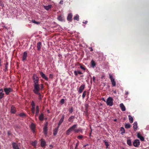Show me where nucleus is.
Here are the masks:
<instances>
[{"label": "nucleus", "mask_w": 149, "mask_h": 149, "mask_svg": "<svg viewBox=\"0 0 149 149\" xmlns=\"http://www.w3.org/2000/svg\"><path fill=\"white\" fill-rule=\"evenodd\" d=\"M83 137V136L82 135L78 136L77 138L79 139H81Z\"/></svg>", "instance_id": "47"}, {"label": "nucleus", "mask_w": 149, "mask_h": 149, "mask_svg": "<svg viewBox=\"0 0 149 149\" xmlns=\"http://www.w3.org/2000/svg\"><path fill=\"white\" fill-rule=\"evenodd\" d=\"M88 145H89V144H87L86 145H83V147H85L86 146H88Z\"/></svg>", "instance_id": "57"}, {"label": "nucleus", "mask_w": 149, "mask_h": 149, "mask_svg": "<svg viewBox=\"0 0 149 149\" xmlns=\"http://www.w3.org/2000/svg\"><path fill=\"white\" fill-rule=\"evenodd\" d=\"M1 59L0 58V67L1 66Z\"/></svg>", "instance_id": "62"}, {"label": "nucleus", "mask_w": 149, "mask_h": 149, "mask_svg": "<svg viewBox=\"0 0 149 149\" xmlns=\"http://www.w3.org/2000/svg\"><path fill=\"white\" fill-rule=\"evenodd\" d=\"M74 20H76L77 21H78L79 20V15H76L75 16H74Z\"/></svg>", "instance_id": "38"}, {"label": "nucleus", "mask_w": 149, "mask_h": 149, "mask_svg": "<svg viewBox=\"0 0 149 149\" xmlns=\"http://www.w3.org/2000/svg\"><path fill=\"white\" fill-rule=\"evenodd\" d=\"M64 101H65L64 99H62L60 101V102L62 104H63L64 103Z\"/></svg>", "instance_id": "42"}, {"label": "nucleus", "mask_w": 149, "mask_h": 149, "mask_svg": "<svg viewBox=\"0 0 149 149\" xmlns=\"http://www.w3.org/2000/svg\"><path fill=\"white\" fill-rule=\"evenodd\" d=\"M111 82L113 86H116V82L114 79L111 80Z\"/></svg>", "instance_id": "30"}, {"label": "nucleus", "mask_w": 149, "mask_h": 149, "mask_svg": "<svg viewBox=\"0 0 149 149\" xmlns=\"http://www.w3.org/2000/svg\"><path fill=\"white\" fill-rule=\"evenodd\" d=\"M40 89V88L36 89H33V91L35 94L38 95L39 96V99L41 100L42 97V96L41 94L39 93Z\"/></svg>", "instance_id": "2"}, {"label": "nucleus", "mask_w": 149, "mask_h": 149, "mask_svg": "<svg viewBox=\"0 0 149 149\" xmlns=\"http://www.w3.org/2000/svg\"><path fill=\"white\" fill-rule=\"evenodd\" d=\"M11 112L13 113H15L16 112L15 108L13 106H12L11 107Z\"/></svg>", "instance_id": "23"}, {"label": "nucleus", "mask_w": 149, "mask_h": 149, "mask_svg": "<svg viewBox=\"0 0 149 149\" xmlns=\"http://www.w3.org/2000/svg\"><path fill=\"white\" fill-rule=\"evenodd\" d=\"M117 120L116 119H115L113 120V121L115 122H116Z\"/></svg>", "instance_id": "64"}, {"label": "nucleus", "mask_w": 149, "mask_h": 149, "mask_svg": "<svg viewBox=\"0 0 149 149\" xmlns=\"http://www.w3.org/2000/svg\"><path fill=\"white\" fill-rule=\"evenodd\" d=\"M46 143L45 140L43 139L41 140V145L42 147H45L46 145Z\"/></svg>", "instance_id": "13"}, {"label": "nucleus", "mask_w": 149, "mask_h": 149, "mask_svg": "<svg viewBox=\"0 0 149 149\" xmlns=\"http://www.w3.org/2000/svg\"><path fill=\"white\" fill-rule=\"evenodd\" d=\"M133 128L134 129V130L136 131L138 128L137 123L136 122H135L133 123Z\"/></svg>", "instance_id": "15"}, {"label": "nucleus", "mask_w": 149, "mask_h": 149, "mask_svg": "<svg viewBox=\"0 0 149 149\" xmlns=\"http://www.w3.org/2000/svg\"><path fill=\"white\" fill-rule=\"evenodd\" d=\"M88 22V21H85V22H83V23L84 24H86Z\"/></svg>", "instance_id": "59"}, {"label": "nucleus", "mask_w": 149, "mask_h": 149, "mask_svg": "<svg viewBox=\"0 0 149 149\" xmlns=\"http://www.w3.org/2000/svg\"><path fill=\"white\" fill-rule=\"evenodd\" d=\"M89 48L91 49V50H90L92 52L93 51V49L91 47Z\"/></svg>", "instance_id": "60"}, {"label": "nucleus", "mask_w": 149, "mask_h": 149, "mask_svg": "<svg viewBox=\"0 0 149 149\" xmlns=\"http://www.w3.org/2000/svg\"><path fill=\"white\" fill-rule=\"evenodd\" d=\"M57 19L61 21H63L64 20L63 17L61 15L57 17Z\"/></svg>", "instance_id": "28"}, {"label": "nucleus", "mask_w": 149, "mask_h": 149, "mask_svg": "<svg viewBox=\"0 0 149 149\" xmlns=\"http://www.w3.org/2000/svg\"><path fill=\"white\" fill-rule=\"evenodd\" d=\"M77 126V124L74 125L70 127L69 129L71 131H74V130H75V128H76Z\"/></svg>", "instance_id": "22"}, {"label": "nucleus", "mask_w": 149, "mask_h": 149, "mask_svg": "<svg viewBox=\"0 0 149 149\" xmlns=\"http://www.w3.org/2000/svg\"><path fill=\"white\" fill-rule=\"evenodd\" d=\"M113 100L111 97H109L106 102L107 105L110 106H112L113 105Z\"/></svg>", "instance_id": "3"}, {"label": "nucleus", "mask_w": 149, "mask_h": 149, "mask_svg": "<svg viewBox=\"0 0 149 149\" xmlns=\"http://www.w3.org/2000/svg\"><path fill=\"white\" fill-rule=\"evenodd\" d=\"M31 105L32 107H35V103L33 101H32L31 102Z\"/></svg>", "instance_id": "46"}, {"label": "nucleus", "mask_w": 149, "mask_h": 149, "mask_svg": "<svg viewBox=\"0 0 149 149\" xmlns=\"http://www.w3.org/2000/svg\"><path fill=\"white\" fill-rule=\"evenodd\" d=\"M3 2L2 1L0 0V6H1L3 5Z\"/></svg>", "instance_id": "52"}, {"label": "nucleus", "mask_w": 149, "mask_h": 149, "mask_svg": "<svg viewBox=\"0 0 149 149\" xmlns=\"http://www.w3.org/2000/svg\"><path fill=\"white\" fill-rule=\"evenodd\" d=\"M80 130L78 129H75L74 130V132L75 133H78V132H79L80 131Z\"/></svg>", "instance_id": "49"}, {"label": "nucleus", "mask_w": 149, "mask_h": 149, "mask_svg": "<svg viewBox=\"0 0 149 149\" xmlns=\"http://www.w3.org/2000/svg\"><path fill=\"white\" fill-rule=\"evenodd\" d=\"M74 74L76 76H77L78 74L77 71H74Z\"/></svg>", "instance_id": "51"}, {"label": "nucleus", "mask_w": 149, "mask_h": 149, "mask_svg": "<svg viewBox=\"0 0 149 149\" xmlns=\"http://www.w3.org/2000/svg\"><path fill=\"white\" fill-rule=\"evenodd\" d=\"M77 65H79V66L80 68L82 70H85L86 69V68L85 66L83 64L80 63H78L77 64Z\"/></svg>", "instance_id": "9"}, {"label": "nucleus", "mask_w": 149, "mask_h": 149, "mask_svg": "<svg viewBox=\"0 0 149 149\" xmlns=\"http://www.w3.org/2000/svg\"><path fill=\"white\" fill-rule=\"evenodd\" d=\"M12 146L13 149H19L18 145L15 143H13Z\"/></svg>", "instance_id": "12"}, {"label": "nucleus", "mask_w": 149, "mask_h": 149, "mask_svg": "<svg viewBox=\"0 0 149 149\" xmlns=\"http://www.w3.org/2000/svg\"><path fill=\"white\" fill-rule=\"evenodd\" d=\"M71 113H72L73 111V109L72 107L70 108L68 110Z\"/></svg>", "instance_id": "44"}, {"label": "nucleus", "mask_w": 149, "mask_h": 149, "mask_svg": "<svg viewBox=\"0 0 149 149\" xmlns=\"http://www.w3.org/2000/svg\"><path fill=\"white\" fill-rule=\"evenodd\" d=\"M85 88V85L84 84H81L78 90V92L79 93H81Z\"/></svg>", "instance_id": "5"}, {"label": "nucleus", "mask_w": 149, "mask_h": 149, "mask_svg": "<svg viewBox=\"0 0 149 149\" xmlns=\"http://www.w3.org/2000/svg\"><path fill=\"white\" fill-rule=\"evenodd\" d=\"M47 125H45L43 128V132L46 135L47 133Z\"/></svg>", "instance_id": "21"}, {"label": "nucleus", "mask_w": 149, "mask_h": 149, "mask_svg": "<svg viewBox=\"0 0 149 149\" xmlns=\"http://www.w3.org/2000/svg\"><path fill=\"white\" fill-rule=\"evenodd\" d=\"M30 128L33 133L35 132V129L36 128V125L33 123H32L30 126Z\"/></svg>", "instance_id": "10"}, {"label": "nucleus", "mask_w": 149, "mask_h": 149, "mask_svg": "<svg viewBox=\"0 0 149 149\" xmlns=\"http://www.w3.org/2000/svg\"><path fill=\"white\" fill-rule=\"evenodd\" d=\"M103 142H104L105 145V146H106V148H108V146H109V144L108 142L105 140H103Z\"/></svg>", "instance_id": "33"}, {"label": "nucleus", "mask_w": 149, "mask_h": 149, "mask_svg": "<svg viewBox=\"0 0 149 149\" xmlns=\"http://www.w3.org/2000/svg\"><path fill=\"white\" fill-rule=\"evenodd\" d=\"M139 144L140 141L138 139L135 140L133 143V145L134 146L136 147H137L139 146Z\"/></svg>", "instance_id": "6"}, {"label": "nucleus", "mask_w": 149, "mask_h": 149, "mask_svg": "<svg viewBox=\"0 0 149 149\" xmlns=\"http://www.w3.org/2000/svg\"><path fill=\"white\" fill-rule=\"evenodd\" d=\"M58 131L57 129L55 128L54 130L53 134L54 136H55L57 134Z\"/></svg>", "instance_id": "31"}, {"label": "nucleus", "mask_w": 149, "mask_h": 149, "mask_svg": "<svg viewBox=\"0 0 149 149\" xmlns=\"http://www.w3.org/2000/svg\"><path fill=\"white\" fill-rule=\"evenodd\" d=\"M31 111L33 115H34L35 113V107H32Z\"/></svg>", "instance_id": "36"}, {"label": "nucleus", "mask_w": 149, "mask_h": 149, "mask_svg": "<svg viewBox=\"0 0 149 149\" xmlns=\"http://www.w3.org/2000/svg\"><path fill=\"white\" fill-rule=\"evenodd\" d=\"M4 91L5 93V94L7 95H8L10 92L13 91L12 89L10 88H4Z\"/></svg>", "instance_id": "4"}, {"label": "nucleus", "mask_w": 149, "mask_h": 149, "mask_svg": "<svg viewBox=\"0 0 149 149\" xmlns=\"http://www.w3.org/2000/svg\"><path fill=\"white\" fill-rule=\"evenodd\" d=\"M40 74L43 79H45L46 81L48 80V78L46 77L45 75L42 72H40Z\"/></svg>", "instance_id": "8"}, {"label": "nucleus", "mask_w": 149, "mask_h": 149, "mask_svg": "<svg viewBox=\"0 0 149 149\" xmlns=\"http://www.w3.org/2000/svg\"><path fill=\"white\" fill-rule=\"evenodd\" d=\"M4 70L5 72H6L8 70V66H7V65H5V69Z\"/></svg>", "instance_id": "50"}, {"label": "nucleus", "mask_w": 149, "mask_h": 149, "mask_svg": "<svg viewBox=\"0 0 149 149\" xmlns=\"http://www.w3.org/2000/svg\"><path fill=\"white\" fill-rule=\"evenodd\" d=\"M52 7V6L51 5L48 6H43V7L44 8L47 10H48L49 9H51Z\"/></svg>", "instance_id": "17"}, {"label": "nucleus", "mask_w": 149, "mask_h": 149, "mask_svg": "<svg viewBox=\"0 0 149 149\" xmlns=\"http://www.w3.org/2000/svg\"><path fill=\"white\" fill-rule=\"evenodd\" d=\"M86 91H84L83 92L82 95V97L83 98H84L85 97V96L86 95Z\"/></svg>", "instance_id": "39"}, {"label": "nucleus", "mask_w": 149, "mask_h": 149, "mask_svg": "<svg viewBox=\"0 0 149 149\" xmlns=\"http://www.w3.org/2000/svg\"><path fill=\"white\" fill-rule=\"evenodd\" d=\"M32 79L34 83L33 84V89L40 88V85L38 84L39 79L36 74H33Z\"/></svg>", "instance_id": "1"}, {"label": "nucleus", "mask_w": 149, "mask_h": 149, "mask_svg": "<svg viewBox=\"0 0 149 149\" xmlns=\"http://www.w3.org/2000/svg\"><path fill=\"white\" fill-rule=\"evenodd\" d=\"M27 56V53L26 52H24L22 56V61H25V60H26Z\"/></svg>", "instance_id": "7"}, {"label": "nucleus", "mask_w": 149, "mask_h": 149, "mask_svg": "<svg viewBox=\"0 0 149 149\" xmlns=\"http://www.w3.org/2000/svg\"><path fill=\"white\" fill-rule=\"evenodd\" d=\"M49 76L50 78L52 79L53 78V74H50L49 75Z\"/></svg>", "instance_id": "53"}, {"label": "nucleus", "mask_w": 149, "mask_h": 149, "mask_svg": "<svg viewBox=\"0 0 149 149\" xmlns=\"http://www.w3.org/2000/svg\"><path fill=\"white\" fill-rule=\"evenodd\" d=\"M109 78H110L111 80L112 79H114L113 77V76L111 74H109Z\"/></svg>", "instance_id": "48"}, {"label": "nucleus", "mask_w": 149, "mask_h": 149, "mask_svg": "<svg viewBox=\"0 0 149 149\" xmlns=\"http://www.w3.org/2000/svg\"><path fill=\"white\" fill-rule=\"evenodd\" d=\"M36 116H37L38 115V114L39 112V107L38 106H37L36 107Z\"/></svg>", "instance_id": "25"}, {"label": "nucleus", "mask_w": 149, "mask_h": 149, "mask_svg": "<svg viewBox=\"0 0 149 149\" xmlns=\"http://www.w3.org/2000/svg\"><path fill=\"white\" fill-rule=\"evenodd\" d=\"M120 107L122 111H125V107L123 103H121L120 105Z\"/></svg>", "instance_id": "19"}, {"label": "nucleus", "mask_w": 149, "mask_h": 149, "mask_svg": "<svg viewBox=\"0 0 149 149\" xmlns=\"http://www.w3.org/2000/svg\"><path fill=\"white\" fill-rule=\"evenodd\" d=\"M91 66L93 67H94L95 66V61L93 60H92L91 62Z\"/></svg>", "instance_id": "32"}, {"label": "nucleus", "mask_w": 149, "mask_h": 149, "mask_svg": "<svg viewBox=\"0 0 149 149\" xmlns=\"http://www.w3.org/2000/svg\"><path fill=\"white\" fill-rule=\"evenodd\" d=\"M7 134L9 136L11 134V133L9 131H8L7 132Z\"/></svg>", "instance_id": "55"}, {"label": "nucleus", "mask_w": 149, "mask_h": 149, "mask_svg": "<svg viewBox=\"0 0 149 149\" xmlns=\"http://www.w3.org/2000/svg\"><path fill=\"white\" fill-rule=\"evenodd\" d=\"M127 144L130 146H131L132 145L131 140L130 139H128L127 140Z\"/></svg>", "instance_id": "26"}, {"label": "nucleus", "mask_w": 149, "mask_h": 149, "mask_svg": "<svg viewBox=\"0 0 149 149\" xmlns=\"http://www.w3.org/2000/svg\"><path fill=\"white\" fill-rule=\"evenodd\" d=\"M71 132L70 130L69 129L66 131V134L67 135H69L70 134V132Z\"/></svg>", "instance_id": "40"}, {"label": "nucleus", "mask_w": 149, "mask_h": 149, "mask_svg": "<svg viewBox=\"0 0 149 149\" xmlns=\"http://www.w3.org/2000/svg\"><path fill=\"white\" fill-rule=\"evenodd\" d=\"M37 143L35 141H33L32 143V145L33 146H36V145Z\"/></svg>", "instance_id": "43"}, {"label": "nucleus", "mask_w": 149, "mask_h": 149, "mask_svg": "<svg viewBox=\"0 0 149 149\" xmlns=\"http://www.w3.org/2000/svg\"><path fill=\"white\" fill-rule=\"evenodd\" d=\"M128 117L130 122L131 123H132L133 122V117L131 116L130 115H129Z\"/></svg>", "instance_id": "27"}, {"label": "nucleus", "mask_w": 149, "mask_h": 149, "mask_svg": "<svg viewBox=\"0 0 149 149\" xmlns=\"http://www.w3.org/2000/svg\"><path fill=\"white\" fill-rule=\"evenodd\" d=\"M60 126V125H59V124H58V127L57 128H56V129H57V130H58V128H59V127Z\"/></svg>", "instance_id": "61"}, {"label": "nucleus", "mask_w": 149, "mask_h": 149, "mask_svg": "<svg viewBox=\"0 0 149 149\" xmlns=\"http://www.w3.org/2000/svg\"><path fill=\"white\" fill-rule=\"evenodd\" d=\"M65 115L64 114L62 115L61 118L60 119L58 123L59 125H60L63 121Z\"/></svg>", "instance_id": "20"}, {"label": "nucleus", "mask_w": 149, "mask_h": 149, "mask_svg": "<svg viewBox=\"0 0 149 149\" xmlns=\"http://www.w3.org/2000/svg\"><path fill=\"white\" fill-rule=\"evenodd\" d=\"M75 118V116H70L68 119V120L69 122H71L72 121V120L74 119Z\"/></svg>", "instance_id": "29"}, {"label": "nucleus", "mask_w": 149, "mask_h": 149, "mask_svg": "<svg viewBox=\"0 0 149 149\" xmlns=\"http://www.w3.org/2000/svg\"><path fill=\"white\" fill-rule=\"evenodd\" d=\"M120 131H121V134L123 135L125 133V130L123 127H121Z\"/></svg>", "instance_id": "35"}, {"label": "nucleus", "mask_w": 149, "mask_h": 149, "mask_svg": "<svg viewBox=\"0 0 149 149\" xmlns=\"http://www.w3.org/2000/svg\"><path fill=\"white\" fill-rule=\"evenodd\" d=\"M44 116L43 113H41L39 116V120L41 121H42L43 120Z\"/></svg>", "instance_id": "24"}, {"label": "nucleus", "mask_w": 149, "mask_h": 149, "mask_svg": "<svg viewBox=\"0 0 149 149\" xmlns=\"http://www.w3.org/2000/svg\"><path fill=\"white\" fill-rule=\"evenodd\" d=\"M19 116L21 117H23L26 116V114L24 113H22L19 114Z\"/></svg>", "instance_id": "34"}, {"label": "nucleus", "mask_w": 149, "mask_h": 149, "mask_svg": "<svg viewBox=\"0 0 149 149\" xmlns=\"http://www.w3.org/2000/svg\"><path fill=\"white\" fill-rule=\"evenodd\" d=\"M32 22L33 23H34L35 24H40V22H36L35 20H32Z\"/></svg>", "instance_id": "41"}, {"label": "nucleus", "mask_w": 149, "mask_h": 149, "mask_svg": "<svg viewBox=\"0 0 149 149\" xmlns=\"http://www.w3.org/2000/svg\"><path fill=\"white\" fill-rule=\"evenodd\" d=\"M131 125L129 124L126 123L125 125V127L126 128L128 129L130 127Z\"/></svg>", "instance_id": "37"}, {"label": "nucleus", "mask_w": 149, "mask_h": 149, "mask_svg": "<svg viewBox=\"0 0 149 149\" xmlns=\"http://www.w3.org/2000/svg\"><path fill=\"white\" fill-rule=\"evenodd\" d=\"M4 95V93H3V89L2 88L0 89V100H1Z\"/></svg>", "instance_id": "11"}, {"label": "nucleus", "mask_w": 149, "mask_h": 149, "mask_svg": "<svg viewBox=\"0 0 149 149\" xmlns=\"http://www.w3.org/2000/svg\"><path fill=\"white\" fill-rule=\"evenodd\" d=\"M44 87L43 86V84H41L40 85V90H42V89Z\"/></svg>", "instance_id": "45"}, {"label": "nucleus", "mask_w": 149, "mask_h": 149, "mask_svg": "<svg viewBox=\"0 0 149 149\" xmlns=\"http://www.w3.org/2000/svg\"><path fill=\"white\" fill-rule=\"evenodd\" d=\"M78 74H83V73L82 72H81L78 71H77Z\"/></svg>", "instance_id": "54"}, {"label": "nucleus", "mask_w": 149, "mask_h": 149, "mask_svg": "<svg viewBox=\"0 0 149 149\" xmlns=\"http://www.w3.org/2000/svg\"><path fill=\"white\" fill-rule=\"evenodd\" d=\"M93 81H94L95 80V77L94 76L93 77Z\"/></svg>", "instance_id": "63"}, {"label": "nucleus", "mask_w": 149, "mask_h": 149, "mask_svg": "<svg viewBox=\"0 0 149 149\" xmlns=\"http://www.w3.org/2000/svg\"><path fill=\"white\" fill-rule=\"evenodd\" d=\"M72 15L71 13L69 14L67 17V19L68 21L70 22L72 21Z\"/></svg>", "instance_id": "18"}, {"label": "nucleus", "mask_w": 149, "mask_h": 149, "mask_svg": "<svg viewBox=\"0 0 149 149\" xmlns=\"http://www.w3.org/2000/svg\"><path fill=\"white\" fill-rule=\"evenodd\" d=\"M137 136L138 138H139L141 141H143L144 140V138L139 133H138Z\"/></svg>", "instance_id": "14"}, {"label": "nucleus", "mask_w": 149, "mask_h": 149, "mask_svg": "<svg viewBox=\"0 0 149 149\" xmlns=\"http://www.w3.org/2000/svg\"><path fill=\"white\" fill-rule=\"evenodd\" d=\"M59 3H60V4H63V0H61L60 2Z\"/></svg>", "instance_id": "56"}, {"label": "nucleus", "mask_w": 149, "mask_h": 149, "mask_svg": "<svg viewBox=\"0 0 149 149\" xmlns=\"http://www.w3.org/2000/svg\"><path fill=\"white\" fill-rule=\"evenodd\" d=\"M129 93L128 91H126L125 94L126 95H127Z\"/></svg>", "instance_id": "58"}, {"label": "nucleus", "mask_w": 149, "mask_h": 149, "mask_svg": "<svg viewBox=\"0 0 149 149\" xmlns=\"http://www.w3.org/2000/svg\"><path fill=\"white\" fill-rule=\"evenodd\" d=\"M37 49L38 51H40L41 47V42H39L37 44Z\"/></svg>", "instance_id": "16"}]
</instances>
